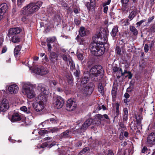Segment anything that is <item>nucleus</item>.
Segmentation results:
<instances>
[{
    "instance_id": "39448f33",
    "label": "nucleus",
    "mask_w": 155,
    "mask_h": 155,
    "mask_svg": "<svg viewBox=\"0 0 155 155\" xmlns=\"http://www.w3.org/2000/svg\"><path fill=\"white\" fill-rule=\"evenodd\" d=\"M42 98H38L40 101L38 103H35L33 104V107L35 110L37 112H39L41 111L44 108L45 105L46 101V97L43 96Z\"/></svg>"
},
{
    "instance_id": "a19ab883",
    "label": "nucleus",
    "mask_w": 155,
    "mask_h": 155,
    "mask_svg": "<svg viewBox=\"0 0 155 155\" xmlns=\"http://www.w3.org/2000/svg\"><path fill=\"white\" fill-rule=\"evenodd\" d=\"M56 40V38L55 37H53L52 38H47V43H50L55 41Z\"/></svg>"
},
{
    "instance_id": "aec40b11",
    "label": "nucleus",
    "mask_w": 155,
    "mask_h": 155,
    "mask_svg": "<svg viewBox=\"0 0 155 155\" xmlns=\"http://www.w3.org/2000/svg\"><path fill=\"white\" fill-rule=\"evenodd\" d=\"M96 119L97 120H98V121L101 122V121L104 120L105 119H109V118L108 115L106 114H104L103 115L98 114L96 116Z\"/></svg>"
},
{
    "instance_id": "dca6fc26",
    "label": "nucleus",
    "mask_w": 155,
    "mask_h": 155,
    "mask_svg": "<svg viewBox=\"0 0 155 155\" xmlns=\"http://www.w3.org/2000/svg\"><path fill=\"white\" fill-rule=\"evenodd\" d=\"M21 31V29L18 27L12 28L9 30L8 35L10 37L12 35L19 33Z\"/></svg>"
},
{
    "instance_id": "f704fd0d",
    "label": "nucleus",
    "mask_w": 155,
    "mask_h": 155,
    "mask_svg": "<svg viewBox=\"0 0 155 155\" xmlns=\"http://www.w3.org/2000/svg\"><path fill=\"white\" fill-rule=\"evenodd\" d=\"M93 120L91 119L87 120L84 122V125L86 124L85 127H88L92 123Z\"/></svg>"
},
{
    "instance_id": "8fccbe9b",
    "label": "nucleus",
    "mask_w": 155,
    "mask_h": 155,
    "mask_svg": "<svg viewBox=\"0 0 155 155\" xmlns=\"http://www.w3.org/2000/svg\"><path fill=\"white\" fill-rule=\"evenodd\" d=\"M121 68L117 67H114L113 68V71L115 74L119 71V69Z\"/></svg>"
},
{
    "instance_id": "13d9d810",
    "label": "nucleus",
    "mask_w": 155,
    "mask_h": 155,
    "mask_svg": "<svg viewBox=\"0 0 155 155\" xmlns=\"http://www.w3.org/2000/svg\"><path fill=\"white\" fill-rule=\"evenodd\" d=\"M128 75L126 76V77H128L129 79H131L132 76V74L130 71H128Z\"/></svg>"
},
{
    "instance_id": "0eeeda50",
    "label": "nucleus",
    "mask_w": 155,
    "mask_h": 155,
    "mask_svg": "<svg viewBox=\"0 0 155 155\" xmlns=\"http://www.w3.org/2000/svg\"><path fill=\"white\" fill-rule=\"evenodd\" d=\"M82 87L81 92L85 95L91 94L94 90V85L91 83H89L86 86H82Z\"/></svg>"
},
{
    "instance_id": "e2e57ef3",
    "label": "nucleus",
    "mask_w": 155,
    "mask_h": 155,
    "mask_svg": "<svg viewBox=\"0 0 155 155\" xmlns=\"http://www.w3.org/2000/svg\"><path fill=\"white\" fill-rule=\"evenodd\" d=\"M144 50L145 52H147L148 51V46L146 44L144 47Z\"/></svg>"
},
{
    "instance_id": "423d86ee",
    "label": "nucleus",
    "mask_w": 155,
    "mask_h": 155,
    "mask_svg": "<svg viewBox=\"0 0 155 155\" xmlns=\"http://www.w3.org/2000/svg\"><path fill=\"white\" fill-rule=\"evenodd\" d=\"M33 73L40 75H44L49 73V71L46 68L42 66H39L34 68L32 70Z\"/></svg>"
},
{
    "instance_id": "2eb2a0df",
    "label": "nucleus",
    "mask_w": 155,
    "mask_h": 155,
    "mask_svg": "<svg viewBox=\"0 0 155 155\" xmlns=\"http://www.w3.org/2000/svg\"><path fill=\"white\" fill-rule=\"evenodd\" d=\"M130 12L128 16V18L130 21H131L133 19L134 17L136 16L137 13V11L135 7L131 6L129 8Z\"/></svg>"
},
{
    "instance_id": "864d4df0",
    "label": "nucleus",
    "mask_w": 155,
    "mask_h": 155,
    "mask_svg": "<svg viewBox=\"0 0 155 155\" xmlns=\"http://www.w3.org/2000/svg\"><path fill=\"white\" fill-rule=\"evenodd\" d=\"M50 121L54 124L56 123L57 122V120L56 119L54 118H51L50 119Z\"/></svg>"
},
{
    "instance_id": "9d476101",
    "label": "nucleus",
    "mask_w": 155,
    "mask_h": 155,
    "mask_svg": "<svg viewBox=\"0 0 155 155\" xmlns=\"http://www.w3.org/2000/svg\"><path fill=\"white\" fill-rule=\"evenodd\" d=\"M77 106L76 102L72 99H69L67 102L66 109L71 111L75 110Z\"/></svg>"
},
{
    "instance_id": "7ed1b4c3",
    "label": "nucleus",
    "mask_w": 155,
    "mask_h": 155,
    "mask_svg": "<svg viewBox=\"0 0 155 155\" xmlns=\"http://www.w3.org/2000/svg\"><path fill=\"white\" fill-rule=\"evenodd\" d=\"M42 2L38 1L36 3H30L24 7L21 11V14L23 15L32 14L37 11L41 6Z\"/></svg>"
},
{
    "instance_id": "79ce46f5",
    "label": "nucleus",
    "mask_w": 155,
    "mask_h": 155,
    "mask_svg": "<svg viewBox=\"0 0 155 155\" xmlns=\"http://www.w3.org/2000/svg\"><path fill=\"white\" fill-rule=\"evenodd\" d=\"M116 116H115V117H117L119 115V105L118 103H117L116 104Z\"/></svg>"
},
{
    "instance_id": "6e6552de",
    "label": "nucleus",
    "mask_w": 155,
    "mask_h": 155,
    "mask_svg": "<svg viewBox=\"0 0 155 155\" xmlns=\"http://www.w3.org/2000/svg\"><path fill=\"white\" fill-rule=\"evenodd\" d=\"M53 104L56 108L59 109L61 108L64 103L63 99L60 96H58L54 99Z\"/></svg>"
},
{
    "instance_id": "052dcab7",
    "label": "nucleus",
    "mask_w": 155,
    "mask_h": 155,
    "mask_svg": "<svg viewBox=\"0 0 155 155\" xmlns=\"http://www.w3.org/2000/svg\"><path fill=\"white\" fill-rule=\"evenodd\" d=\"M47 46L48 51H50L51 49V46L50 43H48Z\"/></svg>"
},
{
    "instance_id": "2f4dec72",
    "label": "nucleus",
    "mask_w": 155,
    "mask_h": 155,
    "mask_svg": "<svg viewBox=\"0 0 155 155\" xmlns=\"http://www.w3.org/2000/svg\"><path fill=\"white\" fill-rule=\"evenodd\" d=\"M11 41L13 43H17L20 41V39L18 36H14L12 38Z\"/></svg>"
},
{
    "instance_id": "f03ea898",
    "label": "nucleus",
    "mask_w": 155,
    "mask_h": 155,
    "mask_svg": "<svg viewBox=\"0 0 155 155\" xmlns=\"http://www.w3.org/2000/svg\"><path fill=\"white\" fill-rule=\"evenodd\" d=\"M21 85L22 87V93L29 99H32L36 96V94L33 89L34 85L30 82H21Z\"/></svg>"
},
{
    "instance_id": "bf43d9fd",
    "label": "nucleus",
    "mask_w": 155,
    "mask_h": 155,
    "mask_svg": "<svg viewBox=\"0 0 155 155\" xmlns=\"http://www.w3.org/2000/svg\"><path fill=\"white\" fill-rule=\"evenodd\" d=\"M48 144L47 143H45L42 144L41 146L40 147L42 148H44L45 147H47L48 146Z\"/></svg>"
},
{
    "instance_id": "4c0bfd02",
    "label": "nucleus",
    "mask_w": 155,
    "mask_h": 155,
    "mask_svg": "<svg viewBox=\"0 0 155 155\" xmlns=\"http://www.w3.org/2000/svg\"><path fill=\"white\" fill-rule=\"evenodd\" d=\"M117 77L118 78H120V77L123 75V74L122 70L120 68L119 69V71L116 73Z\"/></svg>"
},
{
    "instance_id": "412c9836",
    "label": "nucleus",
    "mask_w": 155,
    "mask_h": 155,
    "mask_svg": "<svg viewBox=\"0 0 155 155\" xmlns=\"http://www.w3.org/2000/svg\"><path fill=\"white\" fill-rule=\"evenodd\" d=\"M76 39H77L79 44L84 45L85 46H86L84 48L85 49L86 48H87L88 47V44L85 42V40L83 38H78V36H77Z\"/></svg>"
},
{
    "instance_id": "e433bc0d",
    "label": "nucleus",
    "mask_w": 155,
    "mask_h": 155,
    "mask_svg": "<svg viewBox=\"0 0 155 155\" xmlns=\"http://www.w3.org/2000/svg\"><path fill=\"white\" fill-rule=\"evenodd\" d=\"M98 90L99 92L102 94H103L104 92V89L103 86L102 84H100L98 86Z\"/></svg>"
},
{
    "instance_id": "3c124183",
    "label": "nucleus",
    "mask_w": 155,
    "mask_h": 155,
    "mask_svg": "<svg viewBox=\"0 0 155 155\" xmlns=\"http://www.w3.org/2000/svg\"><path fill=\"white\" fill-rule=\"evenodd\" d=\"M115 51L117 54H120L121 50L119 47L117 46L116 47Z\"/></svg>"
},
{
    "instance_id": "37998d69",
    "label": "nucleus",
    "mask_w": 155,
    "mask_h": 155,
    "mask_svg": "<svg viewBox=\"0 0 155 155\" xmlns=\"http://www.w3.org/2000/svg\"><path fill=\"white\" fill-rule=\"evenodd\" d=\"M25 0H17L18 5L19 7H21Z\"/></svg>"
},
{
    "instance_id": "338daca9",
    "label": "nucleus",
    "mask_w": 155,
    "mask_h": 155,
    "mask_svg": "<svg viewBox=\"0 0 155 155\" xmlns=\"http://www.w3.org/2000/svg\"><path fill=\"white\" fill-rule=\"evenodd\" d=\"M123 133L121 132L120 134V139L121 140H123L124 138V137L123 136Z\"/></svg>"
},
{
    "instance_id": "6e6d98bb",
    "label": "nucleus",
    "mask_w": 155,
    "mask_h": 155,
    "mask_svg": "<svg viewBox=\"0 0 155 155\" xmlns=\"http://www.w3.org/2000/svg\"><path fill=\"white\" fill-rule=\"evenodd\" d=\"M80 72L79 71L76 70V71L74 72V74L76 77L78 78Z\"/></svg>"
},
{
    "instance_id": "9b49d317",
    "label": "nucleus",
    "mask_w": 155,
    "mask_h": 155,
    "mask_svg": "<svg viewBox=\"0 0 155 155\" xmlns=\"http://www.w3.org/2000/svg\"><path fill=\"white\" fill-rule=\"evenodd\" d=\"M9 107L8 101L5 99H3L0 104V110L1 111L4 112L7 111Z\"/></svg>"
},
{
    "instance_id": "ddd939ff",
    "label": "nucleus",
    "mask_w": 155,
    "mask_h": 155,
    "mask_svg": "<svg viewBox=\"0 0 155 155\" xmlns=\"http://www.w3.org/2000/svg\"><path fill=\"white\" fill-rule=\"evenodd\" d=\"M38 89H40L41 93V96H39L38 98H42V97L43 96H45L46 98V95L48 94V91L47 88H46L45 86L41 84H39L38 86Z\"/></svg>"
},
{
    "instance_id": "1a4fd4ad",
    "label": "nucleus",
    "mask_w": 155,
    "mask_h": 155,
    "mask_svg": "<svg viewBox=\"0 0 155 155\" xmlns=\"http://www.w3.org/2000/svg\"><path fill=\"white\" fill-rule=\"evenodd\" d=\"M136 122L137 126L136 127H132L131 129L134 132L137 133L140 132V129H141V121L142 119V116L141 115H137L136 116Z\"/></svg>"
},
{
    "instance_id": "20e7f679",
    "label": "nucleus",
    "mask_w": 155,
    "mask_h": 155,
    "mask_svg": "<svg viewBox=\"0 0 155 155\" xmlns=\"http://www.w3.org/2000/svg\"><path fill=\"white\" fill-rule=\"evenodd\" d=\"M104 73V71L101 65H95L90 69L89 72L90 77L93 80H95V78L99 76H102Z\"/></svg>"
},
{
    "instance_id": "7c9ffc66",
    "label": "nucleus",
    "mask_w": 155,
    "mask_h": 155,
    "mask_svg": "<svg viewBox=\"0 0 155 155\" xmlns=\"http://www.w3.org/2000/svg\"><path fill=\"white\" fill-rule=\"evenodd\" d=\"M130 30L133 33L134 35H137L138 31L135 27L134 26H130Z\"/></svg>"
},
{
    "instance_id": "f257e3e1",
    "label": "nucleus",
    "mask_w": 155,
    "mask_h": 155,
    "mask_svg": "<svg viewBox=\"0 0 155 155\" xmlns=\"http://www.w3.org/2000/svg\"><path fill=\"white\" fill-rule=\"evenodd\" d=\"M94 37L96 38L99 42L91 43L90 46V51L93 54L100 56L105 51L104 44L106 43L107 41V34L105 31H98Z\"/></svg>"
},
{
    "instance_id": "a878e982",
    "label": "nucleus",
    "mask_w": 155,
    "mask_h": 155,
    "mask_svg": "<svg viewBox=\"0 0 155 155\" xmlns=\"http://www.w3.org/2000/svg\"><path fill=\"white\" fill-rule=\"evenodd\" d=\"M30 107H28V109L26 106H23L20 107V109L21 110L27 114H29L31 113L30 111Z\"/></svg>"
},
{
    "instance_id": "49530a36",
    "label": "nucleus",
    "mask_w": 155,
    "mask_h": 155,
    "mask_svg": "<svg viewBox=\"0 0 155 155\" xmlns=\"http://www.w3.org/2000/svg\"><path fill=\"white\" fill-rule=\"evenodd\" d=\"M148 150L147 147H144L142 150V153H149L148 152Z\"/></svg>"
},
{
    "instance_id": "bb28decb",
    "label": "nucleus",
    "mask_w": 155,
    "mask_h": 155,
    "mask_svg": "<svg viewBox=\"0 0 155 155\" xmlns=\"http://www.w3.org/2000/svg\"><path fill=\"white\" fill-rule=\"evenodd\" d=\"M89 80L88 78L86 76H84V77H82L81 79V86L82 85H84V84L87 83Z\"/></svg>"
},
{
    "instance_id": "de8ad7c7",
    "label": "nucleus",
    "mask_w": 155,
    "mask_h": 155,
    "mask_svg": "<svg viewBox=\"0 0 155 155\" xmlns=\"http://www.w3.org/2000/svg\"><path fill=\"white\" fill-rule=\"evenodd\" d=\"M47 133V131L45 130H41L39 131L38 133L41 135H44Z\"/></svg>"
},
{
    "instance_id": "393cba45",
    "label": "nucleus",
    "mask_w": 155,
    "mask_h": 155,
    "mask_svg": "<svg viewBox=\"0 0 155 155\" xmlns=\"http://www.w3.org/2000/svg\"><path fill=\"white\" fill-rule=\"evenodd\" d=\"M79 33L82 37L86 35V30L84 27H81L79 31Z\"/></svg>"
},
{
    "instance_id": "c03bdc74",
    "label": "nucleus",
    "mask_w": 155,
    "mask_h": 155,
    "mask_svg": "<svg viewBox=\"0 0 155 155\" xmlns=\"http://www.w3.org/2000/svg\"><path fill=\"white\" fill-rule=\"evenodd\" d=\"M68 82L69 84L71 85H72L73 83V81L72 79V78L71 76H70L69 77V78H68Z\"/></svg>"
},
{
    "instance_id": "cd10ccee",
    "label": "nucleus",
    "mask_w": 155,
    "mask_h": 155,
    "mask_svg": "<svg viewBox=\"0 0 155 155\" xmlns=\"http://www.w3.org/2000/svg\"><path fill=\"white\" fill-rule=\"evenodd\" d=\"M129 21V19H123L120 22V24L122 25H128L130 24Z\"/></svg>"
},
{
    "instance_id": "5701e85b",
    "label": "nucleus",
    "mask_w": 155,
    "mask_h": 155,
    "mask_svg": "<svg viewBox=\"0 0 155 155\" xmlns=\"http://www.w3.org/2000/svg\"><path fill=\"white\" fill-rule=\"evenodd\" d=\"M58 57V55L54 52L51 53L49 58L50 61L52 62L54 61L55 60H57Z\"/></svg>"
},
{
    "instance_id": "b1692460",
    "label": "nucleus",
    "mask_w": 155,
    "mask_h": 155,
    "mask_svg": "<svg viewBox=\"0 0 155 155\" xmlns=\"http://www.w3.org/2000/svg\"><path fill=\"white\" fill-rule=\"evenodd\" d=\"M83 51L82 50L78 49L77 52V56L78 59L80 60L83 59L84 57L82 54Z\"/></svg>"
},
{
    "instance_id": "ea45409f",
    "label": "nucleus",
    "mask_w": 155,
    "mask_h": 155,
    "mask_svg": "<svg viewBox=\"0 0 155 155\" xmlns=\"http://www.w3.org/2000/svg\"><path fill=\"white\" fill-rule=\"evenodd\" d=\"M117 89L114 87H113L112 89L111 93L112 97L113 98H115L116 95Z\"/></svg>"
},
{
    "instance_id": "603ef678",
    "label": "nucleus",
    "mask_w": 155,
    "mask_h": 155,
    "mask_svg": "<svg viewBox=\"0 0 155 155\" xmlns=\"http://www.w3.org/2000/svg\"><path fill=\"white\" fill-rule=\"evenodd\" d=\"M57 91L58 92L61 93L62 92L64 91V89L63 88H61V87H58L57 88Z\"/></svg>"
},
{
    "instance_id": "5fc2aeb1",
    "label": "nucleus",
    "mask_w": 155,
    "mask_h": 155,
    "mask_svg": "<svg viewBox=\"0 0 155 155\" xmlns=\"http://www.w3.org/2000/svg\"><path fill=\"white\" fill-rule=\"evenodd\" d=\"M111 0H108L107 2H104L103 4V6H105L106 5H109L110 3Z\"/></svg>"
},
{
    "instance_id": "69168bd1",
    "label": "nucleus",
    "mask_w": 155,
    "mask_h": 155,
    "mask_svg": "<svg viewBox=\"0 0 155 155\" xmlns=\"http://www.w3.org/2000/svg\"><path fill=\"white\" fill-rule=\"evenodd\" d=\"M104 7V12L105 13H107V11L108 9V6H103Z\"/></svg>"
},
{
    "instance_id": "c9c22d12",
    "label": "nucleus",
    "mask_w": 155,
    "mask_h": 155,
    "mask_svg": "<svg viewBox=\"0 0 155 155\" xmlns=\"http://www.w3.org/2000/svg\"><path fill=\"white\" fill-rule=\"evenodd\" d=\"M61 129V128L60 127H54L50 128L49 129V131L53 133L58 131Z\"/></svg>"
},
{
    "instance_id": "a211bd4d",
    "label": "nucleus",
    "mask_w": 155,
    "mask_h": 155,
    "mask_svg": "<svg viewBox=\"0 0 155 155\" xmlns=\"http://www.w3.org/2000/svg\"><path fill=\"white\" fill-rule=\"evenodd\" d=\"M21 119V116L18 113H15L12 115L11 120L12 122H15L20 120Z\"/></svg>"
},
{
    "instance_id": "4d7b16f0",
    "label": "nucleus",
    "mask_w": 155,
    "mask_h": 155,
    "mask_svg": "<svg viewBox=\"0 0 155 155\" xmlns=\"http://www.w3.org/2000/svg\"><path fill=\"white\" fill-rule=\"evenodd\" d=\"M3 41V37L1 35H0V46L2 45V43Z\"/></svg>"
},
{
    "instance_id": "4468645a",
    "label": "nucleus",
    "mask_w": 155,
    "mask_h": 155,
    "mask_svg": "<svg viewBox=\"0 0 155 155\" xmlns=\"http://www.w3.org/2000/svg\"><path fill=\"white\" fill-rule=\"evenodd\" d=\"M18 86L16 84H14L10 85L8 88V91L11 94H15L18 92Z\"/></svg>"
},
{
    "instance_id": "09e8293b",
    "label": "nucleus",
    "mask_w": 155,
    "mask_h": 155,
    "mask_svg": "<svg viewBox=\"0 0 155 155\" xmlns=\"http://www.w3.org/2000/svg\"><path fill=\"white\" fill-rule=\"evenodd\" d=\"M146 21V20L145 19H143L141 20L140 21L137 22L136 23V25L137 26H140L143 23L145 22Z\"/></svg>"
},
{
    "instance_id": "72a5a7b5",
    "label": "nucleus",
    "mask_w": 155,
    "mask_h": 155,
    "mask_svg": "<svg viewBox=\"0 0 155 155\" xmlns=\"http://www.w3.org/2000/svg\"><path fill=\"white\" fill-rule=\"evenodd\" d=\"M62 57L63 60L65 61H67L68 60L69 62L70 59H71L70 56L67 54H63Z\"/></svg>"
},
{
    "instance_id": "774afa93",
    "label": "nucleus",
    "mask_w": 155,
    "mask_h": 155,
    "mask_svg": "<svg viewBox=\"0 0 155 155\" xmlns=\"http://www.w3.org/2000/svg\"><path fill=\"white\" fill-rule=\"evenodd\" d=\"M128 115H124L123 120L126 121L128 119Z\"/></svg>"
},
{
    "instance_id": "a18cd8bd",
    "label": "nucleus",
    "mask_w": 155,
    "mask_h": 155,
    "mask_svg": "<svg viewBox=\"0 0 155 155\" xmlns=\"http://www.w3.org/2000/svg\"><path fill=\"white\" fill-rule=\"evenodd\" d=\"M89 150V148L88 147H86L84 148L82 150H81L80 153L79 154L81 155L83 153H84L86 151H88Z\"/></svg>"
},
{
    "instance_id": "f3484780",
    "label": "nucleus",
    "mask_w": 155,
    "mask_h": 155,
    "mask_svg": "<svg viewBox=\"0 0 155 155\" xmlns=\"http://www.w3.org/2000/svg\"><path fill=\"white\" fill-rule=\"evenodd\" d=\"M86 5L88 10H94L96 6L95 0H90V2H87Z\"/></svg>"
},
{
    "instance_id": "c756f323",
    "label": "nucleus",
    "mask_w": 155,
    "mask_h": 155,
    "mask_svg": "<svg viewBox=\"0 0 155 155\" xmlns=\"http://www.w3.org/2000/svg\"><path fill=\"white\" fill-rule=\"evenodd\" d=\"M118 31V28L117 27H114L111 32V35L113 37H114L116 36Z\"/></svg>"
},
{
    "instance_id": "680f3d73",
    "label": "nucleus",
    "mask_w": 155,
    "mask_h": 155,
    "mask_svg": "<svg viewBox=\"0 0 155 155\" xmlns=\"http://www.w3.org/2000/svg\"><path fill=\"white\" fill-rule=\"evenodd\" d=\"M50 82L52 83L54 86L56 85L57 84V82L54 80L51 81Z\"/></svg>"
},
{
    "instance_id": "c85d7f7f",
    "label": "nucleus",
    "mask_w": 155,
    "mask_h": 155,
    "mask_svg": "<svg viewBox=\"0 0 155 155\" xmlns=\"http://www.w3.org/2000/svg\"><path fill=\"white\" fill-rule=\"evenodd\" d=\"M21 49V46L20 45L16 46L14 50V54L15 55H18Z\"/></svg>"
},
{
    "instance_id": "58836bf2",
    "label": "nucleus",
    "mask_w": 155,
    "mask_h": 155,
    "mask_svg": "<svg viewBox=\"0 0 155 155\" xmlns=\"http://www.w3.org/2000/svg\"><path fill=\"white\" fill-rule=\"evenodd\" d=\"M69 62V64L70 65V68L71 69L73 70L75 68V66L74 63L72 59H70Z\"/></svg>"
},
{
    "instance_id": "0e129e2a",
    "label": "nucleus",
    "mask_w": 155,
    "mask_h": 155,
    "mask_svg": "<svg viewBox=\"0 0 155 155\" xmlns=\"http://www.w3.org/2000/svg\"><path fill=\"white\" fill-rule=\"evenodd\" d=\"M124 115H128V110L127 108H124L123 110Z\"/></svg>"
},
{
    "instance_id": "473e14b6",
    "label": "nucleus",
    "mask_w": 155,
    "mask_h": 155,
    "mask_svg": "<svg viewBox=\"0 0 155 155\" xmlns=\"http://www.w3.org/2000/svg\"><path fill=\"white\" fill-rule=\"evenodd\" d=\"M71 131L67 130L63 133V137H68L70 136V134L71 133Z\"/></svg>"
},
{
    "instance_id": "4be33fe9",
    "label": "nucleus",
    "mask_w": 155,
    "mask_h": 155,
    "mask_svg": "<svg viewBox=\"0 0 155 155\" xmlns=\"http://www.w3.org/2000/svg\"><path fill=\"white\" fill-rule=\"evenodd\" d=\"M129 1V0H121V2L122 5V9L123 11H128V9H127V5Z\"/></svg>"
},
{
    "instance_id": "6ab92c4d",
    "label": "nucleus",
    "mask_w": 155,
    "mask_h": 155,
    "mask_svg": "<svg viewBox=\"0 0 155 155\" xmlns=\"http://www.w3.org/2000/svg\"><path fill=\"white\" fill-rule=\"evenodd\" d=\"M8 7L5 3H3L0 5V12L4 15L7 11Z\"/></svg>"
},
{
    "instance_id": "f8f14e48",
    "label": "nucleus",
    "mask_w": 155,
    "mask_h": 155,
    "mask_svg": "<svg viewBox=\"0 0 155 155\" xmlns=\"http://www.w3.org/2000/svg\"><path fill=\"white\" fill-rule=\"evenodd\" d=\"M147 142L148 144L150 146L155 144V133H151L148 135Z\"/></svg>"
}]
</instances>
